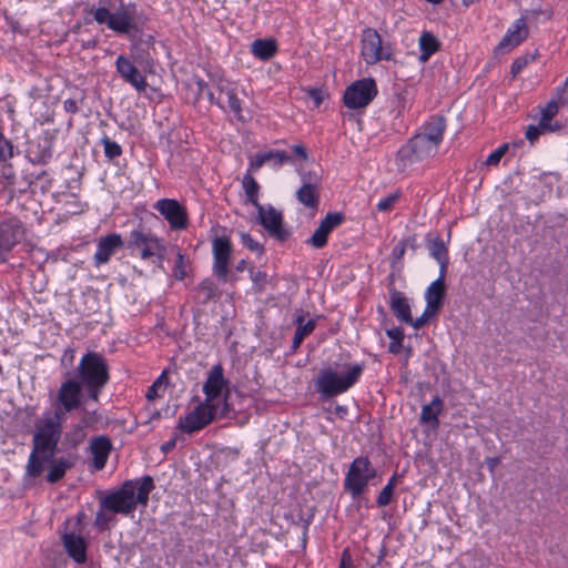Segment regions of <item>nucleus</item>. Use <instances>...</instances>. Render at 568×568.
Masks as SVG:
<instances>
[{"mask_svg": "<svg viewBox=\"0 0 568 568\" xmlns=\"http://www.w3.org/2000/svg\"><path fill=\"white\" fill-rule=\"evenodd\" d=\"M221 297L222 291L212 277H205L192 290L193 302L199 306L216 303Z\"/></svg>", "mask_w": 568, "mask_h": 568, "instance_id": "obj_22", "label": "nucleus"}, {"mask_svg": "<svg viewBox=\"0 0 568 568\" xmlns=\"http://www.w3.org/2000/svg\"><path fill=\"white\" fill-rule=\"evenodd\" d=\"M399 199V193H393V194H389L388 196L382 199L378 203H377V206L376 209L379 211V212H389L393 210L395 203L398 201Z\"/></svg>", "mask_w": 568, "mask_h": 568, "instance_id": "obj_52", "label": "nucleus"}, {"mask_svg": "<svg viewBox=\"0 0 568 568\" xmlns=\"http://www.w3.org/2000/svg\"><path fill=\"white\" fill-rule=\"evenodd\" d=\"M387 337L390 338L388 351L392 354H398L403 347V341L405 338L404 331L402 327H393L386 329Z\"/></svg>", "mask_w": 568, "mask_h": 568, "instance_id": "obj_40", "label": "nucleus"}, {"mask_svg": "<svg viewBox=\"0 0 568 568\" xmlns=\"http://www.w3.org/2000/svg\"><path fill=\"white\" fill-rule=\"evenodd\" d=\"M115 68L125 82L130 83L139 92L145 91L148 85L145 77L128 58L119 55L115 61Z\"/></svg>", "mask_w": 568, "mask_h": 568, "instance_id": "obj_21", "label": "nucleus"}, {"mask_svg": "<svg viewBox=\"0 0 568 568\" xmlns=\"http://www.w3.org/2000/svg\"><path fill=\"white\" fill-rule=\"evenodd\" d=\"M257 210V222L262 225L268 235L280 242H285L291 233L284 226L283 214L277 211L273 205L267 206L258 205Z\"/></svg>", "mask_w": 568, "mask_h": 568, "instance_id": "obj_13", "label": "nucleus"}, {"mask_svg": "<svg viewBox=\"0 0 568 568\" xmlns=\"http://www.w3.org/2000/svg\"><path fill=\"white\" fill-rule=\"evenodd\" d=\"M61 436L62 433L34 429L32 450L26 466V475L28 477L33 479L40 477L44 467L48 466L45 480L49 484H57L63 479L68 470L75 466L78 460L77 454L57 457V454L60 452L59 443Z\"/></svg>", "mask_w": 568, "mask_h": 568, "instance_id": "obj_1", "label": "nucleus"}, {"mask_svg": "<svg viewBox=\"0 0 568 568\" xmlns=\"http://www.w3.org/2000/svg\"><path fill=\"white\" fill-rule=\"evenodd\" d=\"M308 97L312 99L316 108H318L324 101V92L317 88L310 90Z\"/></svg>", "mask_w": 568, "mask_h": 568, "instance_id": "obj_62", "label": "nucleus"}, {"mask_svg": "<svg viewBox=\"0 0 568 568\" xmlns=\"http://www.w3.org/2000/svg\"><path fill=\"white\" fill-rule=\"evenodd\" d=\"M338 568H354V561L348 548L342 551Z\"/></svg>", "mask_w": 568, "mask_h": 568, "instance_id": "obj_61", "label": "nucleus"}, {"mask_svg": "<svg viewBox=\"0 0 568 568\" xmlns=\"http://www.w3.org/2000/svg\"><path fill=\"white\" fill-rule=\"evenodd\" d=\"M251 281L253 282V290L255 293H262L265 291L268 283L267 273L264 271H256L254 266L248 267Z\"/></svg>", "mask_w": 568, "mask_h": 568, "instance_id": "obj_41", "label": "nucleus"}, {"mask_svg": "<svg viewBox=\"0 0 568 568\" xmlns=\"http://www.w3.org/2000/svg\"><path fill=\"white\" fill-rule=\"evenodd\" d=\"M568 78L566 81L556 89L555 97L551 101H555L557 105L565 106L568 105Z\"/></svg>", "mask_w": 568, "mask_h": 568, "instance_id": "obj_49", "label": "nucleus"}, {"mask_svg": "<svg viewBox=\"0 0 568 568\" xmlns=\"http://www.w3.org/2000/svg\"><path fill=\"white\" fill-rule=\"evenodd\" d=\"M446 118L442 114H435L429 118L427 122L424 124V132L420 133L423 136L433 142L434 146H438L444 139V133L446 131Z\"/></svg>", "mask_w": 568, "mask_h": 568, "instance_id": "obj_25", "label": "nucleus"}, {"mask_svg": "<svg viewBox=\"0 0 568 568\" xmlns=\"http://www.w3.org/2000/svg\"><path fill=\"white\" fill-rule=\"evenodd\" d=\"M75 359V349L67 347L61 356L60 364L64 368H71Z\"/></svg>", "mask_w": 568, "mask_h": 568, "instance_id": "obj_59", "label": "nucleus"}, {"mask_svg": "<svg viewBox=\"0 0 568 568\" xmlns=\"http://www.w3.org/2000/svg\"><path fill=\"white\" fill-rule=\"evenodd\" d=\"M389 307L396 318L402 323L407 324L412 322L410 304L403 292H393V294L389 295Z\"/></svg>", "mask_w": 568, "mask_h": 568, "instance_id": "obj_27", "label": "nucleus"}, {"mask_svg": "<svg viewBox=\"0 0 568 568\" xmlns=\"http://www.w3.org/2000/svg\"><path fill=\"white\" fill-rule=\"evenodd\" d=\"M297 327L295 329L293 341H292V351L295 352L301 344L303 343L304 338L310 335L316 327V323L314 320H308L306 323H304V317L298 316L296 318Z\"/></svg>", "mask_w": 568, "mask_h": 568, "instance_id": "obj_34", "label": "nucleus"}, {"mask_svg": "<svg viewBox=\"0 0 568 568\" xmlns=\"http://www.w3.org/2000/svg\"><path fill=\"white\" fill-rule=\"evenodd\" d=\"M30 152L32 154V156L30 158V161L33 164L44 165L52 159V155H53L52 142L45 139L42 143L39 142L37 144L36 150H31Z\"/></svg>", "mask_w": 568, "mask_h": 568, "instance_id": "obj_36", "label": "nucleus"}, {"mask_svg": "<svg viewBox=\"0 0 568 568\" xmlns=\"http://www.w3.org/2000/svg\"><path fill=\"white\" fill-rule=\"evenodd\" d=\"M427 248L429 255L435 258L439 264V272H447L449 264L448 248L440 236L432 237V234L426 235Z\"/></svg>", "mask_w": 568, "mask_h": 568, "instance_id": "obj_26", "label": "nucleus"}, {"mask_svg": "<svg viewBox=\"0 0 568 568\" xmlns=\"http://www.w3.org/2000/svg\"><path fill=\"white\" fill-rule=\"evenodd\" d=\"M534 58L527 55L516 58L510 65V74L516 78Z\"/></svg>", "mask_w": 568, "mask_h": 568, "instance_id": "obj_56", "label": "nucleus"}, {"mask_svg": "<svg viewBox=\"0 0 568 568\" xmlns=\"http://www.w3.org/2000/svg\"><path fill=\"white\" fill-rule=\"evenodd\" d=\"M14 156V145L0 129V162H7Z\"/></svg>", "mask_w": 568, "mask_h": 568, "instance_id": "obj_44", "label": "nucleus"}, {"mask_svg": "<svg viewBox=\"0 0 568 568\" xmlns=\"http://www.w3.org/2000/svg\"><path fill=\"white\" fill-rule=\"evenodd\" d=\"M296 199L305 207L316 211L320 206L318 186H312L308 184L302 185L296 191Z\"/></svg>", "mask_w": 568, "mask_h": 568, "instance_id": "obj_31", "label": "nucleus"}, {"mask_svg": "<svg viewBox=\"0 0 568 568\" xmlns=\"http://www.w3.org/2000/svg\"><path fill=\"white\" fill-rule=\"evenodd\" d=\"M539 129L542 131V133H552V132H559L564 129V124L559 121L554 120H544L540 118L539 122Z\"/></svg>", "mask_w": 568, "mask_h": 568, "instance_id": "obj_53", "label": "nucleus"}, {"mask_svg": "<svg viewBox=\"0 0 568 568\" xmlns=\"http://www.w3.org/2000/svg\"><path fill=\"white\" fill-rule=\"evenodd\" d=\"M345 219L343 212H328L306 243L315 248L324 247L327 244L329 234L341 226Z\"/></svg>", "mask_w": 568, "mask_h": 568, "instance_id": "obj_17", "label": "nucleus"}, {"mask_svg": "<svg viewBox=\"0 0 568 568\" xmlns=\"http://www.w3.org/2000/svg\"><path fill=\"white\" fill-rule=\"evenodd\" d=\"M529 34L528 26L524 17L517 19L508 29L500 42L495 48L498 54L506 53L523 43Z\"/></svg>", "mask_w": 568, "mask_h": 568, "instance_id": "obj_18", "label": "nucleus"}, {"mask_svg": "<svg viewBox=\"0 0 568 568\" xmlns=\"http://www.w3.org/2000/svg\"><path fill=\"white\" fill-rule=\"evenodd\" d=\"M185 266H186L185 256H184V254H182L179 251L176 254V258H175V263H174V267H173V276L176 280H179V281L184 280V277L186 276Z\"/></svg>", "mask_w": 568, "mask_h": 568, "instance_id": "obj_48", "label": "nucleus"}, {"mask_svg": "<svg viewBox=\"0 0 568 568\" xmlns=\"http://www.w3.org/2000/svg\"><path fill=\"white\" fill-rule=\"evenodd\" d=\"M444 409V400L438 396H434L430 404L424 405L420 413V422L430 424L434 428L438 427V415Z\"/></svg>", "mask_w": 568, "mask_h": 568, "instance_id": "obj_30", "label": "nucleus"}, {"mask_svg": "<svg viewBox=\"0 0 568 568\" xmlns=\"http://www.w3.org/2000/svg\"><path fill=\"white\" fill-rule=\"evenodd\" d=\"M24 236V226L17 217L0 220V262L8 261V254L21 242Z\"/></svg>", "mask_w": 568, "mask_h": 568, "instance_id": "obj_14", "label": "nucleus"}, {"mask_svg": "<svg viewBox=\"0 0 568 568\" xmlns=\"http://www.w3.org/2000/svg\"><path fill=\"white\" fill-rule=\"evenodd\" d=\"M195 84H196L195 101H199L203 97H206V99L212 104H216L222 110H225L224 105L220 102V100L215 99L214 92L209 88V84L203 79L197 78L195 80Z\"/></svg>", "mask_w": 568, "mask_h": 568, "instance_id": "obj_39", "label": "nucleus"}, {"mask_svg": "<svg viewBox=\"0 0 568 568\" xmlns=\"http://www.w3.org/2000/svg\"><path fill=\"white\" fill-rule=\"evenodd\" d=\"M242 187L246 195V203L252 204L255 209L261 205L258 201L261 187L250 171H247L242 179Z\"/></svg>", "mask_w": 568, "mask_h": 568, "instance_id": "obj_33", "label": "nucleus"}, {"mask_svg": "<svg viewBox=\"0 0 568 568\" xmlns=\"http://www.w3.org/2000/svg\"><path fill=\"white\" fill-rule=\"evenodd\" d=\"M446 274L447 272H439L438 278L432 282L430 285L426 288L425 301L426 306H428L429 310L440 312V310L444 306V301L446 296Z\"/></svg>", "mask_w": 568, "mask_h": 568, "instance_id": "obj_24", "label": "nucleus"}, {"mask_svg": "<svg viewBox=\"0 0 568 568\" xmlns=\"http://www.w3.org/2000/svg\"><path fill=\"white\" fill-rule=\"evenodd\" d=\"M166 378L165 372H162V374L151 384V386L148 387L145 397L148 400H154L156 397H159V388L163 385L164 379Z\"/></svg>", "mask_w": 568, "mask_h": 568, "instance_id": "obj_51", "label": "nucleus"}, {"mask_svg": "<svg viewBox=\"0 0 568 568\" xmlns=\"http://www.w3.org/2000/svg\"><path fill=\"white\" fill-rule=\"evenodd\" d=\"M100 143L103 145L104 156L109 160L120 158L123 153L122 146L105 134L101 138Z\"/></svg>", "mask_w": 568, "mask_h": 568, "instance_id": "obj_42", "label": "nucleus"}, {"mask_svg": "<svg viewBox=\"0 0 568 568\" xmlns=\"http://www.w3.org/2000/svg\"><path fill=\"white\" fill-rule=\"evenodd\" d=\"M82 412H83V414H82L80 423L73 426L74 434L75 435L80 434L79 438L77 440H74V443H73L74 446L78 445L82 440L83 428L91 427V426H93L94 423L98 422L97 410H88L82 407Z\"/></svg>", "mask_w": 568, "mask_h": 568, "instance_id": "obj_38", "label": "nucleus"}, {"mask_svg": "<svg viewBox=\"0 0 568 568\" xmlns=\"http://www.w3.org/2000/svg\"><path fill=\"white\" fill-rule=\"evenodd\" d=\"M106 511V508H102L100 506V509L95 514L94 526L98 528L99 531L109 530L110 523L114 519V516L109 515Z\"/></svg>", "mask_w": 568, "mask_h": 568, "instance_id": "obj_45", "label": "nucleus"}, {"mask_svg": "<svg viewBox=\"0 0 568 568\" xmlns=\"http://www.w3.org/2000/svg\"><path fill=\"white\" fill-rule=\"evenodd\" d=\"M63 547L77 564H84L88 560V544L85 539L74 532H65L62 535Z\"/></svg>", "mask_w": 568, "mask_h": 568, "instance_id": "obj_23", "label": "nucleus"}, {"mask_svg": "<svg viewBox=\"0 0 568 568\" xmlns=\"http://www.w3.org/2000/svg\"><path fill=\"white\" fill-rule=\"evenodd\" d=\"M438 313V311L429 310L428 306H426L425 311L419 317H417L416 320L412 317V322L407 324L412 325L415 329H419L424 327L426 324H428L430 318L436 316Z\"/></svg>", "mask_w": 568, "mask_h": 568, "instance_id": "obj_47", "label": "nucleus"}, {"mask_svg": "<svg viewBox=\"0 0 568 568\" xmlns=\"http://www.w3.org/2000/svg\"><path fill=\"white\" fill-rule=\"evenodd\" d=\"M544 134L542 131L539 129V124L534 125L530 124L526 129L525 138L528 140L530 145H535V143L538 141L539 136Z\"/></svg>", "mask_w": 568, "mask_h": 568, "instance_id": "obj_60", "label": "nucleus"}, {"mask_svg": "<svg viewBox=\"0 0 568 568\" xmlns=\"http://www.w3.org/2000/svg\"><path fill=\"white\" fill-rule=\"evenodd\" d=\"M377 85L373 78L356 80L344 92V105L351 110L366 108L377 95Z\"/></svg>", "mask_w": 568, "mask_h": 568, "instance_id": "obj_11", "label": "nucleus"}, {"mask_svg": "<svg viewBox=\"0 0 568 568\" xmlns=\"http://www.w3.org/2000/svg\"><path fill=\"white\" fill-rule=\"evenodd\" d=\"M87 399L84 387L74 378L63 381L52 400V410H45L36 423L37 429L63 433L65 415L82 408Z\"/></svg>", "mask_w": 568, "mask_h": 568, "instance_id": "obj_2", "label": "nucleus"}, {"mask_svg": "<svg viewBox=\"0 0 568 568\" xmlns=\"http://www.w3.org/2000/svg\"><path fill=\"white\" fill-rule=\"evenodd\" d=\"M361 55L369 65L393 60L392 50L387 45L383 47L381 34L369 27L365 28L361 34Z\"/></svg>", "mask_w": 568, "mask_h": 568, "instance_id": "obj_10", "label": "nucleus"}, {"mask_svg": "<svg viewBox=\"0 0 568 568\" xmlns=\"http://www.w3.org/2000/svg\"><path fill=\"white\" fill-rule=\"evenodd\" d=\"M377 475L367 456H358L351 463L344 478V490L349 493L352 498H357L364 494L372 479Z\"/></svg>", "mask_w": 568, "mask_h": 568, "instance_id": "obj_8", "label": "nucleus"}, {"mask_svg": "<svg viewBox=\"0 0 568 568\" xmlns=\"http://www.w3.org/2000/svg\"><path fill=\"white\" fill-rule=\"evenodd\" d=\"M406 252V247L400 243V241L393 247L392 255L395 262H398L403 258Z\"/></svg>", "mask_w": 568, "mask_h": 568, "instance_id": "obj_64", "label": "nucleus"}, {"mask_svg": "<svg viewBox=\"0 0 568 568\" xmlns=\"http://www.w3.org/2000/svg\"><path fill=\"white\" fill-rule=\"evenodd\" d=\"M0 185L9 194L10 199L16 195L17 174L11 163L0 162Z\"/></svg>", "mask_w": 568, "mask_h": 568, "instance_id": "obj_32", "label": "nucleus"}, {"mask_svg": "<svg viewBox=\"0 0 568 568\" xmlns=\"http://www.w3.org/2000/svg\"><path fill=\"white\" fill-rule=\"evenodd\" d=\"M93 18L99 24H106L110 30L118 34L126 36L135 41L143 33L144 26L149 21L145 13L136 12V4L130 2L126 6L121 3L120 9L112 13L106 7H99L93 11Z\"/></svg>", "mask_w": 568, "mask_h": 568, "instance_id": "obj_5", "label": "nucleus"}, {"mask_svg": "<svg viewBox=\"0 0 568 568\" xmlns=\"http://www.w3.org/2000/svg\"><path fill=\"white\" fill-rule=\"evenodd\" d=\"M420 161L415 154V149L413 148L409 140L397 151L396 154V163L397 166L405 169L407 165Z\"/></svg>", "mask_w": 568, "mask_h": 568, "instance_id": "obj_37", "label": "nucleus"}, {"mask_svg": "<svg viewBox=\"0 0 568 568\" xmlns=\"http://www.w3.org/2000/svg\"><path fill=\"white\" fill-rule=\"evenodd\" d=\"M229 396L230 393L224 394L223 396L220 397L222 399L221 405L217 400H215L216 416L220 418L227 417L230 412L232 410L231 405L229 403Z\"/></svg>", "mask_w": 568, "mask_h": 568, "instance_id": "obj_55", "label": "nucleus"}, {"mask_svg": "<svg viewBox=\"0 0 568 568\" xmlns=\"http://www.w3.org/2000/svg\"><path fill=\"white\" fill-rule=\"evenodd\" d=\"M278 51L275 39H256L251 44L252 54L263 61L272 59Z\"/></svg>", "mask_w": 568, "mask_h": 568, "instance_id": "obj_28", "label": "nucleus"}, {"mask_svg": "<svg viewBox=\"0 0 568 568\" xmlns=\"http://www.w3.org/2000/svg\"><path fill=\"white\" fill-rule=\"evenodd\" d=\"M125 247L124 239L118 233H110L98 241L97 251L94 253L95 265L105 264L116 250Z\"/></svg>", "mask_w": 568, "mask_h": 568, "instance_id": "obj_20", "label": "nucleus"}, {"mask_svg": "<svg viewBox=\"0 0 568 568\" xmlns=\"http://www.w3.org/2000/svg\"><path fill=\"white\" fill-rule=\"evenodd\" d=\"M240 239H241V242H242L243 246H245L247 250H250L252 252H255L258 255H263L265 253V248H264L263 244H261L260 242L255 241L251 236L250 233L240 232Z\"/></svg>", "mask_w": 568, "mask_h": 568, "instance_id": "obj_46", "label": "nucleus"}, {"mask_svg": "<svg viewBox=\"0 0 568 568\" xmlns=\"http://www.w3.org/2000/svg\"><path fill=\"white\" fill-rule=\"evenodd\" d=\"M226 97L230 111L239 121L244 122L245 118L243 115L242 101L237 98L235 90H227Z\"/></svg>", "mask_w": 568, "mask_h": 568, "instance_id": "obj_43", "label": "nucleus"}, {"mask_svg": "<svg viewBox=\"0 0 568 568\" xmlns=\"http://www.w3.org/2000/svg\"><path fill=\"white\" fill-rule=\"evenodd\" d=\"M154 488L155 484L150 475L128 479L118 489L101 498L100 506L110 513L130 516L138 505H148L149 495Z\"/></svg>", "mask_w": 568, "mask_h": 568, "instance_id": "obj_3", "label": "nucleus"}, {"mask_svg": "<svg viewBox=\"0 0 568 568\" xmlns=\"http://www.w3.org/2000/svg\"><path fill=\"white\" fill-rule=\"evenodd\" d=\"M124 242L125 248L132 256L156 264H161L164 260L166 252L164 240L141 222L129 232Z\"/></svg>", "mask_w": 568, "mask_h": 568, "instance_id": "obj_7", "label": "nucleus"}, {"mask_svg": "<svg viewBox=\"0 0 568 568\" xmlns=\"http://www.w3.org/2000/svg\"><path fill=\"white\" fill-rule=\"evenodd\" d=\"M169 223L171 230H185L189 226V214L186 209L174 199H160L153 204Z\"/></svg>", "mask_w": 568, "mask_h": 568, "instance_id": "obj_15", "label": "nucleus"}, {"mask_svg": "<svg viewBox=\"0 0 568 568\" xmlns=\"http://www.w3.org/2000/svg\"><path fill=\"white\" fill-rule=\"evenodd\" d=\"M393 495L394 490L389 487L384 486L377 496L376 505L378 507L387 506L390 503Z\"/></svg>", "mask_w": 568, "mask_h": 568, "instance_id": "obj_58", "label": "nucleus"}, {"mask_svg": "<svg viewBox=\"0 0 568 568\" xmlns=\"http://www.w3.org/2000/svg\"><path fill=\"white\" fill-rule=\"evenodd\" d=\"M298 174L301 176L302 185L308 184L312 186H320L321 175L314 171H304L300 170Z\"/></svg>", "mask_w": 568, "mask_h": 568, "instance_id": "obj_50", "label": "nucleus"}, {"mask_svg": "<svg viewBox=\"0 0 568 568\" xmlns=\"http://www.w3.org/2000/svg\"><path fill=\"white\" fill-rule=\"evenodd\" d=\"M230 381L224 376L223 366L219 363L214 365L203 384V393L205 395L206 404L215 406V400H219L221 396L230 393L229 390Z\"/></svg>", "mask_w": 568, "mask_h": 568, "instance_id": "obj_16", "label": "nucleus"}, {"mask_svg": "<svg viewBox=\"0 0 568 568\" xmlns=\"http://www.w3.org/2000/svg\"><path fill=\"white\" fill-rule=\"evenodd\" d=\"M73 377L84 387L87 399L98 404L100 395L110 381L106 358L101 353L88 351L81 357Z\"/></svg>", "mask_w": 568, "mask_h": 568, "instance_id": "obj_4", "label": "nucleus"}, {"mask_svg": "<svg viewBox=\"0 0 568 568\" xmlns=\"http://www.w3.org/2000/svg\"><path fill=\"white\" fill-rule=\"evenodd\" d=\"M112 449L113 446L110 437L105 435L92 437L89 445V452L92 456L91 468L95 471L102 470L106 465Z\"/></svg>", "mask_w": 568, "mask_h": 568, "instance_id": "obj_19", "label": "nucleus"}, {"mask_svg": "<svg viewBox=\"0 0 568 568\" xmlns=\"http://www.w3.org/2000/svg\"><path fill=\"white\" fill-rule=\"evenodd\" d=\"M346 368L343 375H339L337 371L332 367H324L320 371L314 379V385L322 400H327L344 394L358 383L365 369V364L356 363L347 365Z\"/></svg>", "mask_w": 568, "mask_h": 568, "instance_id": "obj_6", "label": "nucleus"}, {"mask_svg": "<svg viewBox=\"0 0 568 568\" xmlns=\"http://www.w3.org/2000/svg\"><path fill=\"white\" fill-rule=\"evenodd\" d=\"M63 109L65 112L77 114L79 112L78 102L74 99H67L63 102Z\"/></svg>", "mask_w": 568, "mask_h": 568, "instance_id": "obj_63", "label": "nucleus"}, {"mask_svg": "<svg viewBox=\"0 0 568 568\" xmlns=\"http://www.w3.org/2000/svg\"><path fill=\"white\" fill-rule=\"evenodd\" d=\"M508 143H504L503 145H500L498 149H496L494 152H491L488 158L486 159V164L487 165H497L501 158L506 154V152L508 151Z\"/></svg>", "mask_w": 568, "mask_h": 568, "instance_id": "obj_54", "label": "nucleus"}, {"mask_svg": "<svg viewBox=\"0 0 568 568\" xmlns=\"http://www.w3.org/2000/svg\"><path fill=\"white\" fill-rule=\"evenodd\" d=\"M442 43L429 31H423L419 37V61L427 62L429 58L440 50Z\"/></svg>", "mask_w": 568, "mask_h": 568, "instance_id": "obj_29", "label": "nucleus"}, {"mask_svg": "<svg viewBox=\"0 0 568 568\" xmlns=\"http://www.w3.org/2000/svg\"><path fill=\"white\" fill-rule=\"evenodd\" d=\"M216 417V407L200 403L192 412L179 417L176 428L182 433L193 434L211 424Z\"/></svg>", "mask_w": 568, "mask_h": 568, "instance_id": "obj_12", "label": "nucleus"}, {"mask_svg": "<svg viewBox=\"0 0 568 568\" xmlns=\"http://www.w3.org/2000/svg\"><path fill=\"white\" fill-rule=\"evenodd\" d=\"M560 106L556 104L555 101H549L545 108L541 109L540 114L541 119L546 120H554V118L558 114Z\"/></svg>", "mask_w": 568, "mask_h": 568, "instance_id": "obj_57", "label": "nucleus"}, {"mask_svg": "<svg viewBox=\"0 0 568 568\" xmlns=\"http://www.w3.org/2000/svg\"><path fill=\"white\" fill-rule=\"evenodd\" d=\"M409 142L412 143L413 148L415 149V154H417V158L420 159V161L427 156H429L432 153H435L438 146H434L433 142H430L428 139L423 136L420 133L415 134L413 138L409 139Z\"/></svg>", "mask_w": 568, "mask_h": 568, "instance_id": "obj_35", "label": "nucleus"}, {"mask_svg": "<svg viewBox=\"0 0 568 568\" xmlns=\"http://www.w3.org/2000/svg\"><path fill=\"white\" fill-rule=\"evenodd\" d=\"M232 251V242L227 235L215 236L212 239V272L213 275L223 283H234L237 281V277L229 271Z\"/></svg>", "mask_w": 568, "mask_h": 568, "instance_id": "obj_9", "label": "nucleus"}]
</instances>
